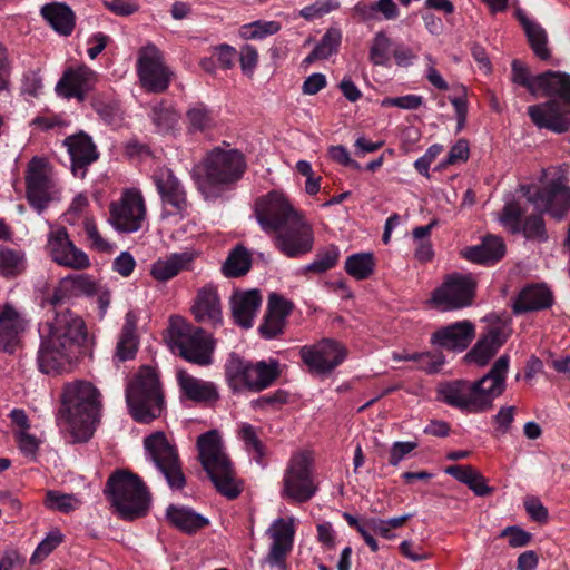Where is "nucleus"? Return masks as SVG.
<instances>
[{
	"mask_svg": "<svg viewBox=\"0 0 570 570\" xmlns=\"http://www.w3.org/2000/svg\"><path fill=\"white\" fill-rule=\"evenodd\" d=\"M18 448L21 453L30 459H35L39 449L40 441L28 431L19 430L14 433Z\"/></svg>",
	"mask_w": 570,
	"mask_h": 570,
	"instance_id": "4d7b16f0",
	"label": "nucleus"
},
{
	"mask_svg": "<svg viewBox=\"0 0 570 570\" xmlns=\"http://www.w3.org/2000/svg\"><path fill=\"white\" fill-rule=\"evenodd\" d=\"M552 294L544 285H529L524 287L515 301L512 308L514 314H522L531 311H539L551 306Z\"/></svg>",
	"mask_w": 570,
	"mask_h": 570,
	"instance_id": "72a5a7b5",
	"label": "nucleus"
},
{
	"mask_svg": "<svg viewBox=\"0 0 570 570\" xmlns=\"http://www.w3.org/2000/svg\"><path fill=\"white\" fill-rule=\"evenodd\" d=\"M295 531L294 518H278L271 524L266 531L272 539L267 557L269 564L278 566L284 562L293 549Z\"/></svg>",
	"mask_w": 570,
	"mask_h": 570,
	"instance_id": "b1692460",
	"label": "nucleus"
},
{
	"mask_svg": "<svg viewBox=\"0 0 570 570\" xmlns=\"http://www.w3.org/2000/svg\"><path fill=\"white\" fill-rule=\"evenodd\" d=\"M167 518L175 527L187 533L196 532L208 523L205 517L185 507L170 505L167 509Z\"/></svg>",
	"mask_w": 570,
	"mask_h": 570,
	"instance_id": "a19ab883",
	"label": "nucleus"
},
{
	"mask_svg": "<svg viewBox=\"0 0 570 570\" xmlns=\"http://www.w3.org/2000/svg\"><path fill=\"white\" fill-rule=\"evenodd\" d=\"M85 232L91 243V247L96 250L108 253L114 249V246L99 234L96 224L91 219H86Z\"/></svg>",
	"mask_w": 570,
	"mask_h": 570,
	"instance_id": "bf43d9fd",
	"label": "nucleus"
},
{
	"mask_svg": "<svg viewBox=\"0 0 570 570\" xmlns=\"http://www.w3.org/2000/svg\"><path fill=\"white\" fill-rule=\"evenodd\" d=\"M521 193L538 212H546L557 220H561L570 210V187L561 178L554 179L542 189L532 191L531 186H521Z\"/></svg>",
	"mask_w": 570,
	"mask_h": 570,
	"instance_id": "dca6fc26",
	"label": "nucleus"
},
{
	"mask_svg": "<svg viewBox=\"0 0 570 570\" xmlns=\"http://www.w3.org/2000/svg\"><path fill=\"white\" fill-rule=\"evenodd\" d=\"M538 95L551 97L543 104L528 107V115L539 128L564 132L570 128V75L546 71L538 75Z\"/></svg>",
	"mask_w": 570,
	"mask_h": 570,
	"instance_id": "39448f33",
	"label": "nucleus"
},
{
	"mask_svg": "<svg viewBox=\"0 0 570 570\" xmlns=\"http://www.w3.org/2000/svg\"><path fill=\"white\" fill-rule=\"evenodd\" d=\"M154 184L164 205L170 206L169 214H184L188 208L186 191L181 183L168 168H159L153 175Z\"/></svg>",
	"mask_w": 570,
	"mask_h": 570,
	"instance_id": "5701e85b",
	"label": "nucleus"
},
{
	"mask_svg": "<svg viewBox=\"0 0 570 570\" xmlns=\"http://www.w3.org/2000/svg\"><path fill=\"white\" fill-rule=\"evenodd\" d=\"M191 258L188 254H173L165 258L157 259L150 268V274L156 281L167 282L187 269Z\"/></svg>",
	"mask_w": 570,
	"mask_h": 570,
	"instance_id": "ea45409f",
	"label": "nucleus"
},
{
	"mask_svg": "<svg viewBox=\"0 0 570 570\" xmlns=\"http://www.w3.org/2000/svg\"><path fill=\"white\" fill-rule=\"evenodd\" d=\"M136 266V262L131 254L122 252L118 257L115 258L112 267L114 271L124 277H128Z\"/></svg>",
	"mask_w": 570,
	"mask_h": 570,
	"instance_id": "774afa93",
	"label": "nucleus"
},
{
	"mask_svg": "<svg viewBox=\"0 0 570 570\" xmlns=\"http://www.w3.org/2000/svg\"><path fill=\"white\" fill-rule=\"evenodd\" d=\"M176 376L181 393L188 400L208 404L219 399L215 383L195 377L185 370H178Z\"/></svg>",
	"mask_w": 570,
	"mask_h": 570,
	"instance_id": "c756f323",
	"label": "nucleus"
},
{
	"mask_svg": "<svg viewBox=\"0 0 570 570\" xmlns=\"http://www.w3.org/2000/svg\"><path fill=\"white\" fill-rule=\"evenodd\" d=\"M317 491L312 474V459L305 452L292 456L283 478L282 495L295 502L308 501Z\"/></svg>",
	"mask_w": 570,
	"mask_h": 570,
	"instance_id": "ddd939ff",
	"label": "nucleus"
},
{
	"mask_svg": "<svg viewBox=\"0 0 570 570\" xmlns=\"http://www.w3.org/2000/svg\"><path fill=\"white\" fill-rule=\"evenodd\" d=\"M246 168L243 153L228 146H218L209 150L194 168L193 177L206 199H216L242 179Z\"/></svg>",
	"mask_w": 570,
	"mask_h": 570,
	"instance_id": "20e7f679",
	"label": "nucleus"
},
{
	"mask_svg": "<svg viewBox=\"0 0 570 570\" xmlns=\"http://www.w3.org/2000/svg\"><path fill=\"white\" fill-rule=\"evenodd\" d=\"M195 318L216 326L222 323V305L216 287L207 285L199 289L193 306Z\"/></svg>",
	"mask_w": 570,
	"mask_h": 570,
	"instance_id": "7c9ffc66",
	"label": "nucleus"
},
{
	"mask_svg": "<svg viewBox=\"0 0 570 570\" xmlns=\"http://www.w3.org/2000/svg\"><path fill=\"white\" fill-rule=\"evenodd\" d=\"M228 386L234 392L245 390L259 392L268 387L278 376V363L261 361L255 364L232 355L225 365Z\"/></svg>",
	"mask_w": 570,
	"mask_h": 570,
	"instance_id": "9d476101",
	"label": "nucleus"
},
{
	"mask_svg": "<svg viewBox=\"0 0 570 570\" xmlns=\"http://www.w3.org/2000/svg\"><path fill=\"white\" fill-rule=\"evenodd\" d=\"M47 249L58 265L72 269H85L90 266L88 255L73 245L65 228H57L49 233Z\"/></svg>",
	"mask_w": 570,
	"mask_h": 570,
	"instance_id": "aec40b11",
	"label": "nucleus"
},
{
	"mask_svg": "<svg viewBox=\"0 0 570 570\" xmlns=\"http://www.w3.org/2000/svg\"><path fill=\"white\" fill-rule=\"evenodd\" d=\"M340 258V249L335 245H330L323 250H320L314 261L304 267L305 272L315 274H323L333 268Z\"/></svg>",
	"mask_w": 570,
	"mask_h": 570,
	"instance_id": "de8ad7c7",
	"label": "nucleus"
},
{
	"mask_svg": "<svg viewBox=\"0 0 570 570\" xmlns=\"http://www.w3.org/2000/svg\"><path fill=\"white\" fill-rule=\"evenodd\" d=\"M261 303L262 298L258 291L235 293L230 299L235 323L244 328H250Z\"/></svg>",
	"mask_w": 570,
	"mask_h": 570,
	"instance_id": "2f4dec72",
	"label": "nucleus"
},
{
	"mask_svg": "<svg viewBox=\"0 0 570 570\" xmlns=\"http://www.w3.org/2000/svg\"><path fill=\"white\" fill-rule=\"evenodd\" d=\"M509 370V357L500 356L493 364L491 371L476 382H472L475 399L479 400L476 405L478 412L484 411L493 399L501 395L505 389V375Z\"/></svg>",
	"mask_w": 570,
	"mask_h": 570,
	"instance_id": "412c9836",
	"label": "nucleus"
},
{
	"mask_svg": "<svg viewBox=\"0 0 570 570\" xmlns=\"http://www.w3.org/2000/svg\"><path fill=\"white\" fill-rule=\"evenodd\" d=\"M505 335L500 328H491L475 346L466 354L469 362L484 365L505 342Z\"/></svg>",
	"mask_w": 570,
	"mask_h": 570,
	"instance_id": "c9c22d12",
	"label": "nucleus"
},
{
	"mask_svg": "<svg viewBox=\"0 0 570 570\" xmlns=\"http://www.w3.org/2000/svg\"><path fill=\"white\" fill-rule=\"evenodd\" d=\"M399 548L401 553L413 562H419L431 558V554L424 551L421 546L414 544L409 540L402 541Z\"/></svg>",
	"mask_w": 570,
	"mask_h": 570,
	"instance_id": "0e129e2a",
	"label": "nucleus"
},
{
	"mask_svg": "<svg viewBox=\"0 0 570 570\" xmlns=\"http://www.w3.org/2000/svg\"><path fill=\"white\" fill-rule=\"evenodd\" d=\"M27 197L31 206L41 213L53 198L55 187L49 177L47 163L41 158H32L28 165Z\"/></svg>",
	"mask_w": 570,
	"mask_h": 570,
	"instance_id": "6ab92c4d",
	"label": "nucleus"
},
{
	"mask_svg": "<svg viewBox=\"0 0 570 570\" xmlns=\"http://www.w3.org/2000/svg\"><path fill=\"white\" fill-rule=\"evenodd\" d=\"M94 108L100 117L108 124L116 122L120 117V109L116 102L105 104L100 100L94 102Z\"/></svg>",
	"mask_w": 570,
	"mask_h": 570,
	"instance_id": "69168bd1",
	"label": "nucleus"
},
{
	"mask_svg": "<svg viewBox=\"0 0 570 570\" xmlns=\"http://www.w3.org/2000/svg\"><path fill=\"white\" fill-rule=\"evenodd\" d=\"M41 16L55 31L62 36H69L75 28V14L72 10L59 2L48 3L41 8Z\"/></svg>",
	"mask_w": 570,
	"mask_h": 570,
	"instance_id": "e433bc0d",
	"label": "nucleus"
},
{
	"mask_svg": "<svg viewBox=\"0 0 570 570\" xmlns=\"http://www.w3.org/2000/svg\"><path fill=\"white\" fill-rule=\"evenodd\" d=\"M27 320L11 304L0 307V347L12 353L26 331Z\"/></svg>",
	"mask_w": 570,
	"mask_h": 570,
	"instance_id": "bb28decb",
	"label": "nucleus"
},
{
	"mask_svg": "<svg viewBox=\"0 0 570 570\" xmlns=\"http://www.w3.org/2000/svg\"><path fill=\"white\" fill-rule=\"evenodd\" d=\"M21 90L30 97H37L42 90V79L36 71H29L24 75Z\"/></svg>",
	"mask_w": 570,
	"mask_h": 570,
	"instance_id": "338daca9",
	"label": "nucleus"
},
{
	"mask_svg": "<svg viewBox=\"0 0 570 570\" xmlns=\"http://www.w3.org/2000/svg\"><path fill=\"white\" fill-rule=\"evenodd\" d=\"M505 253L503 240L498 236H487L481 244L466 247L462 250L464 258L472 263L492 265L500 261Z\"/></svg>",
	"mask_w": 570,
	"mask_h": 570,
	"instance_id": "473e14b6",
	"label": "nucleus"
},
{
	"mask_svg": "<svg viewBox=\"0 0 570 570\" xmlns=\"http://www.w3.org/2000/svg\"><path fill=\"white\" fill-rule=\"evenodd\" d=\"M512 81L529 90L533 96H538V76H531L528 68L519 60L512 61Z\"/></svg>",
	"mask_w": 570,
	"mask_h": 570,
	"instance_id": "864d4df0",
	"label": "nucleus"
},
{
	"mask_svg": "<svg viewBox=\"0 0 570 570\" xmlns=\"http://www.w3.org/2000/svg\"><path fill=\"white\" fill-rule=\"evenodd\" d=\"M65 145L70 155L73 176L83 178L87 167L98 158L95 144L88 135L81 132L66 138Z\"/></svg>",
	"mask_w": 570,
	"mask_h": 570,
	"instance_id": "a878e982",
	"label": "nucleus"
},
{
	"mask_svg": "<svg viewBox=\"0 0 570 570\" xmlns=\"http://www.w3.org/2000/svg\"><path fill=\"white\" fill-rule=\"evenodd\" d=\"M150 117L154 125L160 132H168L176 127L179 115L171 108L164 105L155 106Z\"/></svg>",
	"mask_w": 570,
	"mask_h": 570,
	"instance_id": "8fccbe9b",
	"label": "nucleus"
},
{
	"mask_svg": "<svg viewBox=\"0 0 570 570\" xmlns=\"http://www.w3.org/2000/svg\"><path fill=\"white\" fill-rule=\"evenodd\" d=\"M342 40V32L338 28H330L314 48V56L324 59L336 52Z\"/></svg>",
	"mask_w": 570,
	"mask_h": 570,
	"instance_id": "603ef678",
	"label": "nucleus"
},
{
	"mask_svg": "<svg viewBox=\"0 0 570 570\" xmlns=\"http://www.w3.org/2000/svg\"><path fill=\"white\" fill-rule=\"evenodd\" d=\"M147 209L144 196L137 188H126L109 205V224L120 233H135L142 228Z\"/></svg>",
	"mask_w": 570,
	"mask_h": 570,
	"instance_id": "9b49d317",
	"label": "nucleus"
},
{
	"mask_svg": "<svg viewBox=\"0 0 570 570\" xmlns=\"http://www.w3.org/2000/svg\"><path fill=\"white\" fill-rule=\"evenodd\" d=\"M238 436L245 443L246 450L255 453L256 460L259 461L264 455V451L256 429L248 423H242L238 428Z\"/></svg>",
	"mask_w": 570,
	"mask_h": 570,
	"instance_id": "5fc2aeb1",
	"label": "nucleus"
},
{
	"mask_svg": "<svg viewBox=\"0 0 570 570\" xmlns=\"http://www.w3.org/2000/svg\"><path fill=\"white\" fill-rule=\"evenodd\" d=\"M475 328L470 321H460L435 331L431 343L445 350L463 351L472 342Z\"/></svg>",
	"mask_w": 570,
	"mask_h": 570,
	"instance_id": "393cba45",
	"label": "nucleus"
},
{
	"mask_svg": "<svg viewBox=\"0 0 570 570\" xmlns=\"http://www.w3.org/2000/svg\"><path fill=\"white\" fill-rule=\"evenodd\" d=\"M374 267L375 258L373 253L370 252L348 256L344 265L345 272L358 281L368 278L373 274Z\"/></svg>",
	"mask_w": 570,
	"mask_h": 570,
	"instance_id": "37998d69",
	"label": "nucleus"
},
{
	"mask_svg": "<svg viewBox=\"0 0 570 570\" xmlns=\"http://www.w3.org/2000/svg\"><path fill=\"white\" fill-rule=\"evenodd\" d=\"M197 449L202 465L216 490L228 499L238 497L240 487L232 462L225 453L219 433L216 430H210L199 435Z\"/></svg>",
	"mask_w": 570,
	"mask_h": 570,
	"instance_id": "423d86ee",
	"label": "nucleus"
},
{
	"mask_svg": "<svg viewBox=\"0 0 570 570\" xmlns=\"http://www.w3.org/2000/svg\"><path fill=\"white\" fill-rule=\"evenodd\" d=\"M474 288L470 275L453 274L433 292L431 303L441 311L459 309L471 304Z\"/></svg>",
	"mask_w": 570,
	"mask_h": 570,
	"instance_id": "f3484780",
	"label": "nucleus"
},
{
	"mask_svg": "<svg viewBox=\"0 0 570 570\" xmlns=\"http://www.w3.org/2000/svg\"><path fill=\"white\" fill-rule=\"evenodd\" d=\"M440 399L454 407L469 412H478L476 405L480 404L475 399L472 382L456 380L441 384L438 389Z\"/></svg>",
	"mask_w": 570,
	"mask_h": 570,
	"instance_id": "cd10ccee",
	"label": "nucleus"
},
{
	"mask_svg": "<svg viewBox=\"0 0 570 570\" xmlns=\"http://www.w3.org/2000/svg\"><path fill=\"white\" fill-rule=\"evenodd\" d=\"M423 98L417 95L402 97H386L382 100L383 107H397L401 109L415 110L422 105Z\"/></svg>",
	"mask_w": 570,
	"mask_h": 570,
	"instance_id": "13d9d810",
	"label": "nucleus"
},
{
	"mask_svg": "<svg viewBox=\"0 0 570 570\" xmlns=\"http://www.w3.org/2000/svg\"><path fill=\"white\" fill-rule=\"evenodd\" d=\"M213 57L217 59L222 68L230 69L234 67L238 55L234 47L222 43L213 48Z\"/></svg>",
	"mask_w": 570,
	"mask_h": 570,
	"instance_id": "052dcab7",
	"label": "nucleus"
},
{
	"mask_svg": "<svg viewBox=\"0 0 570 570\" xmlns=\"http://www.w3.org/2000/svg\"><path fill=\"white\" fill-rule=\"evenodd\" d=\"M80 500L69 493H62L59 491H48L46 495V505L59 512L68 513L80 507Z\"/></svg>",
	"mask_w": 570,
	"mask_h": 570,
	"instance_id": "09e8293b",
	"label": "nucleus"
},
{
	"mask_svg": "<svg viewBox=\"0 0 570 570\" xmlns=\"http://www.w3.org/2000/svg\"><path fill=\"white\" fill-rule=\"evenodd\" d=\"M255 215L264 232L275 233V245L287 257H299L312 250V225L283 194L272 191L258 199Z\"/></svg>",
	"mask_w": 570,
	"mask_h": 570,
	"instance_id": "f257e3e1",
	"label": "nucleus"
},
{
	"mask_svg": "<svg viewBox=\"0 0 570 570\" xmlns=\"http://www.w3.org/2000/svg\"><path fill=\"white\" fill-rule=\"evenodd\" d=\"M281 24L277 21H254L245 24L240 29V35L245 39H263L278 32Z\"/></svg>",
	"mask_w": 570,
	"mask_h": 570,
	"instance_id": "3c124183",
	"label": "nucleus"
},
{
	"mask_svg": "<svg viewBox=\"0 0 570 570\" xmlns=\"http://www.w3.org/2000/svg\"><path fill=\"white\" fill-rule=\"evenodd\" d=\"M98 81V73L86 65L69 67L58 81L56 90L66 98L85 100Z\"/></svg>",
	"mask_w": 570,
	"mask_h": 570,
	"instance_id": "4be33fe9",
	"label": "nucleus"
},
{
	"mask_svg": "<svg viewBox=\"0 0 570 570\" xmlns=\"http://www.w3.org/2000/svg\"><path fill=\"white\" fill-rule=\"evenodd\" d=\"M212 110L203 102H196L186 111V125L189 132H203L214 127Z\"/></svg>",
	"mask_w": 570,
	"mask_h": 570,
	"instance_id": "79ce46f5",
	"label": "nucleus"
},
{
	"mask_svg": "<svg viewBox=\"0 0 570 570\" xmlns=\"http://www.w3.org/2000/svg\"><path fill=\"white\" fill-rule=\"evenodd\" d=\"M62 541V534L59 531L50 532L37 547L30 561L38 563L48 557Z\"/></svg>",
	"mask_w": 570,
	"mask_h": 570,
	"instance_id": "6e6d98bb",
	"label": "nucleus"
},
{
	"mask_svg": "<svg viewBox=\"0 0 570 570\" xmlns=\"http://www.w3.org/2000/svg\"><path fill=\"white\" fill-rule=\"evenodd\" d=\"M392 40L383 31H379L372 39L368 59L374 66L387 67L391 60Z\"/></svg>",
	"mask_w": 570,
	"mask_h": 570,
	"instance_id": "49530a36",
	"label": "nucleus"
},
{
	"mask_svg": "<svg viewBox=\"0 0 570 570\" xmlns=\"http://www.w3.org/2000/svg\"><path fill=\"white\" fill-rule=\"evenodd\" d=\"M515 17L523 27L533 52L540 59H548L550 57V51L547 47L548 36L546 30L538 22L531 20L525 12L520 9L517 10Z\"/></svg>",
	"mask_w": 570,
	"mask_h": 570,
	"instance_id": "4c0bfd02",
	"label": "nucleus"
},
{
	"mask_svg": "<svg viewBox=\"0 0 570 570\" xmlns=\"http://www.w3.org/2000/svg\"><path fill=\"white\" fill-rule=\"evenodd\" d=\"M252 265L248 250L244 246H236L226 258L223 265V273L227 277H239L245 275Z\"/></svg>",
	"mask_w": 570,
	"mask_h": 570,
	"instance_id": "c03bdc74",
	"label": "nucleus"
},
{
	"mask_svg": "<svg viewBox=\"0 0 570 570\" xmlns=\"http://www.w3.org/2000/svg\"><path fill=\"white\" fill-rule=\"evenodd\" d=\"M137 75L141 87L149 92H164L170 82L171 71L165 65L161 51L147 43L138 51Z\"/></svg>",
	"mask_w": 570,
	"mask_h": 570,
	"instance_id": "2eb2a0df",
	"label": "nucleus"
},
{
	"mask_svg": "<svg viewBox=\"0 0 570 570\" xmlns=\"http://www.w3.org/2000/svg\"><path fill=\"white\" fill-rule=\"evenodd\" d=\"M417 446L416 442H394L390 451V464L396 466L404 458Z\"/></svg>",
	"mask_w": 570,
	"mask_h": 570,
	"instance_id": "e2e57ef3",
	"label": "nucleus"
},
{
	"mask_svg": "<svg viewBox=\"0 0 570 570\" xmlns=\"http://www.w3.org/2000/svg\"><path fill=\"white\" fill-rule=\"evenodd\" d=\"M238 58L243 72L252 75L258 62L257 50L250 45H245L242 47Z\"/></svg>",
	"mask_w": 570,
	"mask_h": 570,
	"instance_id": "680f3d73",
	"label": "nucleus"
},
{
	"mask_svg": "<svg viewBox=\"0 0 570 570\" xmlns=\"http://www.w3.org/2000/svg\"><path fill=\"white\" fill-rule=\"evenodd\" d=\"M525 213V204L522 199L512 196L504 198V206L498 214V220L512 234L523 233L525 238L534 240H544L547 238L542 213L528 216L524 223L521 218Z\"/></svg>",
	"mask_w": 570,
	"mask_h": 570,
	"instance_id": "4468645a",
	"label": "nucleus"
},
{
	"mask_svg": "<svg viewBox=\"0 0 570 570\" xmlns=\"http://www.w3.org/2000/svg\"><path fill=\"white\" fill-rule=\"evenodd\" d=\"M96 293H98V285L90 276L83 274L67 276L61 279L49 302L57 305L67 294L90 296Z\"/></svg>",
	"mask_w": 570,
	"mask_h": 570,
	"instance_id": "f704fd0d",
	"label": "nucleus"
},
{
	"mask_svg": "<svg viewBox=\"0 0 570 570\" xmlns=\"http://www.w3.org/2000/svg\"><path fill=\"white\" fill-rule=\"evenodd\" d=\"M101 394L89 381L67 382L61 392L57 423L72 442L88 441L101 416Z\"/></svg>",
	"mask_w": 570,
	"mask_h": 570,
	"instance_id": "7ed1b4c3",
	"label": "nucleus"
},
{
	"mask_svg": "<svg viewBox=\"0 0 570 570\" xmlns=\"http://www.w3.org/2000/svg\"><path fill=\"white\" fill-rule=\"evenodd\" d=\"M126 401L132 417L149 423L160 416L165 400L157 372L142 366L126 389Z\"/></svg>",
	"mask_w": 570,
	"mask_h": 570,
	"instance_id": "0eeeda50",
	"label": "nucleus"
},
{
	"mask_svg": "<svg viewBox=\"0 0 570 570\" xmlns=\"http://www.w3.org/2000/svg\"><path fill=\"white\" fill-rule=\"evenodd\" d=\"M26 255L22 250L2 248L0 250V274L4 277H16L26 269Z\"/></svg>",
	"mask_w": 570,
	"mask_h": 570,
	"instance_id": "a18cd8bd",
	"label": "nucleus"
},
{
	"mask_svg": "<svg viewBox=\"0 0 570 570\" xmlns=\"http://www.w3.org/2000/svg\"><path fill=\"white\" fill-rule=\"evenodd\" d=\"M106 487L112 507L122 519L134 520L147 513L150 494L137 474L117 471L110 475Z\"/></svg>",
	"mask_w": 570,
	"mask_h": 570,
	"instance_id": "6e6552de",
	"label": "nucleus"
},
{
	"mask_svg": "<svg viewBox=\"0 0 570 570\" xmlns=\"http://www.w3.org/2000/svg\"><path fill=\"white\" fill-rule=\"evenodd\" d=\"M299 354L309 371L327 374L345 360L346 350L338 342L325 338L316 344L303 346Z\"/></svg>",
	"mask_w": 570,
	"mask_h": 570,
	"instance_id": "a211bd4d",
	"label": "nucleus"
},
{
	"mask_svg": "<svg viewBox=\"0 0 570 570\" xmlns=\"http://www.w3.org/2000/svg\"><path fill=\"white\" fill-rule=\"evenodd\" d=\"M38 366L42 373L59 374L76 358L85 340L83 321L69 309L56 313L52 321L41 325Z\"/></svg>",
	"mask_w": 570,
	"mask_h": 570,
	"instance_id": "f03ea898",
	"label": "nucleus"
},
{
	"mask_svg": "<svg viewBox=\"0 0 570 570\" xmlns=\"http://www.w3.org/2000/svg\"><path fill=\"white\" fill-rule=\"evenodd\" d=\"M292 309L293 305L289 301L277 294H271L264 322L258 328L261 335L271 340L281 334Z\"/></svg>",
	"mask_w": 570,
	"mask_h": 570,
	"instance_id": "c85d7f7f",
	"label": "nucleus"
},
{
	"mask_svg": "<svg viewBox=\"0 0 570 570\" xmlns=\"http://www.w3.org/2000/svg\"><path fill=\"white\" fill-rule=\"evenodd\" d=\"M137 315L129 311L125 316V323L121 330L120 338L117 343L116 347V354L115 356L119 361H127L130 358H134L137 346H138V340L136 335V328H137Z\"/></svg>",
	"mask_w": 570,
	"mask_h": 570,
	"instance_id": "58836bf2",
	"label": "nucleus"
},
{
	"mask_svg": "<svg viewBox=\"0 0 570 570\" xmlns=\"http://www.w3.org/2000/svg\"><path fill=\"white\" fill-rule=\"evenodd\" d=\"M144 448L147 458L155 464L157 470L165 476L171 489H181L185 483V475L176 449L169 443L163 432H155L144 440Z\"/></svg>",
	"mask_w": 570,
	"mask_h": 570,
	"instance_id": "f8f14e48",
	"label": "nucleus"
},
{
	"mask_svg": "<svg viewBox=\"0 0 570 570\" xmlns=\"http://www.w3.org/2000/svg\"><path fill=\"white\" fill-rule=\"evenodd\" d=\"M167 342L170 350L187 362L199 366H207L213 362L214 342L210 335L180 317L170 318Z\"/></svg>",
	"mask_w": 570,
	"mask_h": 570,
	"instance_id": "1a4fd4ad",
	"label": "nucleus"
}]
</instances>
